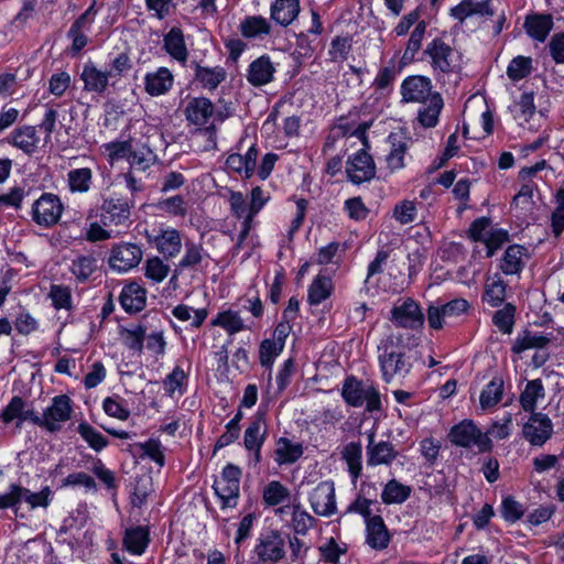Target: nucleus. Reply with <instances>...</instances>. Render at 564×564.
I'll return each instance as SVG.
<instances>
[{
	"instance_id": "1a4fd4ad",
	"label": "nucleus",
	"mask_w": 564,
	"mask_h": 564,
	"mask_svg": "<svg viewBox=\"0 0 564 564\" xmlns=\"http://www.w3.org/2000/svg\"><path fill=\"white\" fill-rule=\"evenodd\" d=\"M62 212L63 206L59 199L52 194H45L34 204V220L40 225L51 226L58 221Z\"/></svg>"
},
{
	"instance_id": "338daca9",
	"label": "nucleus",
	"mask_w": 564,
	"mask_h": 564,
	"mask_svg": "<svg viewBox=\"0 0 564 564\" xmlns=\"http://www.w3.org/2000/svg\"><path fill=\"white\" fill-rule=\"evenodd\" d=\"M70 77L66 73H59L52 76L50 80V91L55 96H62L68 88Z\"/></svg>"
},
{
	"instance_id": "4c0bfd02",
	"label": "nucleus",
	"mask_w": 564,
	"mask_h": 564,
	"mask_svg": "<svg viewBox=\"0 0 564 564\" xmlns=\"http://www.w3.org/2000/svg\"><path fill=\"white\" fill-rule=\"evenodd\" d=\"M263 440L264 431H262V417L261 415H258L245 433V446L249 451L254 449L257 452L258 457Z\"/></svg>"
},
{
	"instance_id": "69168bd1",
	"label": "nucleus",
	"mask_w": 564,
	"mask_h": 564,
	"mask_svg": "<svg viewBox=\"0 0 564 564\" xmlns=\"http://www.w3.org/2000/svg\"><path fill=\"white\" fill-rule=\"evenodd\" d=\"M50 296L56 308L67 307L70 301V292L68 288L61 285H53L50 292Z\"/></svg>"
},
{
	"instance_id": "864d4df0",
	"label": "nucleus",
	"mask_w": 564,
	"mask_h": 564,
	"mask_svg": "<svg viewBox=\"0 0 564 564\" xmlns=\"http://www.w3.org/2000/svg\"><path fill=\"white\" fill-rule=\"evenodd\" d=\"M169 271V265L158 257L149 259L145 263V276L155 282L163 281L167 276Z\"/></svg>"
},
{
	"instance_id": "680f3d73",
	"label": "nucleus",
	"mask_w": 564,
	"mask_h": 564,
	"mask_svg": "<svg viewBox=\"0 0 564 564\" xmlns=\"http://www.w3.org/2000/svg\"><path fill=\"white\" fill-rule=\"evenodd\" d=\"M93 8H89L72 26L69 34L73 36V47L77 51L82 50L86 45V37L80 33V29L87 21Z\"/></svg>"
},
{
	"instance_id": "bb28decb",
	"label": "nucleus",
	"mask_w": 564,
	"mask_h": 564,
	"mask_svg": "<svg viewBox=\"0 0 564 564\" xmlns=\"http://www.w3.org/2000/svg\"><path fill=\"white\" fill-rule=\"evenodd\" d=\"M4 422H11L14 419L20 421L31 420L34 423H40V416L35 415L32 410L23 402L22 399L15 397L11 400L9 405L2 413Z\"/></svg>"
},
{
	"instance_id": "20e7f679",
	"label": "nucleus",
	"mask_w": 564,
	"mask_h": 564,
	"mask_svg": "<svg viewBox=\"0 0 564 564\" xmlns=\"http://www.w3.org/2000/svg\"><path fill=\"white\" fill-rule=\"evenodd\" d=\"M241 470L228 465L225 467L221 477L215 481V491L223 500L224 506L235 507L239 495Z\"/></svg>"
},
{
	"instance_id": "79ce46f5",
	"label": "nucleus",
	"mask_w": 564,
	"mask_h": 564,
	"mask_svg": "<svg viewBox=\"0 0 564 564\" xmlns=\"http://www.w3.org/2000/svg\"><path fill=\"white\" fill-rule=\"evenodd\" d=\"M523 252L524 249L520 246H511L507 249L501 264V269L506 274H514L522 269Z\"/></svg>"
},
{
	"instance_id": "423d86ee",
	"label": "nucleus",
	"mask_w": 564,
	"mask_h": 564,
	"mask_svg": "<svg viewBox=\"0 0 564 564\" xmlns=\"http://www.w3.org/2000/svg\"><path fill=\"white\" fill-rule=\"evenodd\" d=\"M391 321L395 326L415 329L423 325L424 317L419 305L413 300L406 299L394 305Z\"/></svg>"
},
{
	"instance_id": "c85d7f7f",
	"label": "nucleus",
	"mask_w": 564,
	"mask_h": 564,
	"mask_svg": "<svg viewBox=\"0 0 564 564\" xmlns=\"http://www.w3.org/2000/svg\"><path fill=\"white\" fill-rule=\"evenodd\" d=\"M506 297V284L501 276L495 274L488 276L485 283L484 300L491 306H497L503 302Z\"/></svg>"
},
{
	"instance_id": "e2e57ef3",
	"label": "nucleus",
	"mask_w": 564,
	"mask_h": 564,
	"mask_svg": "<svg viewBox=\"0 0 564 564\" xmlns=\"http://www.w3.org/2000/svg\"><path fill=\"white\" fill-rule=\"evenodd\" d=\"M492 231L490 221L487 218H480L473 223L469 234L474 240L484 241L488 238Z\"/></svg>"
},
{
	"instance_id": "8fccbe9b",
	"label": "nucleus",
	"mask_w": 564,
	"mask_h": 564,
	"mask_svg": "<svg viewBox=\"0 0 564 564\" xmlns=\"http://www.w3.org/2000/svg\"><path fill=\"white\" fill-rule=\"evenodd\" d=\"M173 314L180 321L192 319V325L195 327H199L207 316V312L205 310L193 311L191 307L185 306V305L176 306L173 310Z\"/></svg>"
},
{
	"instance_id": "f8f14e48",
	"label": "nucleus",
	"mask_w": 564,
	"mask_h": 564,
	"mask_svg": "<svg viewBox=\"0 0 564 564\" xmlns=\"http://www.w3.org/2000/svg\"><path fill=\"white\" fill-rule=\"evenodd\" d=\"M12 506L15 514H18V505L25 501L32 509L36 507L46 508L48 506L51 490L45 487L40 492H32L28 488L20 485H10Z\"/></svg>"
},
{
	"instance_id": "393cba45",
	"label": "nucleus",
	"mask_w": 564,
	"mask_h": 564,
	"mask_svg": "<svg viewBox=\"0 0 564 564\" xmlns=\"http://www.w3.org/2000/svg\"><path fill=\"white\" fill-rule=\"evenodd\" d=\"M39 141L40 139L36 137V130L31 126H25L14 130L10 138V143L23 150L25 153L34 152Z\"/></svg>"
},
{
	"instance_id": "a211bd4d",
	"label": "nucleus",
	"mask_w": 564,
	"mask_h": 564,
	"mask_svg": "<svg viewBox=\"0 0 564 564\" xmlns=\"http://www.w3.org/2000/svg\"><path fill=\"white\" fill-rule=\"evenodd\" d=\"M367 543L377 550L386 549L390 541L387 527L380 516L367 519Z\"/></svg>"
},
{
	"instance_id": "72a5a7b5",
	"label": "nucleus",
	"mask_w": 564,
	"mask_h": 564,
	"mask_svg": "<svg viewBox=\"0 0 564 564\" xmlns=\"http://www.w3.org/2000/svg\"><path fill=\"white\" fill-rule=\"evenodd\" d=\"M265 198L263 196V192L260 187H254L251 191V199L249 202V212L246 216V220H242L241 231L239 237V242H241L248 235L250 230V224L252 221L253 216L262 208L264 205Z\"/></svg>"
},
{
	"instance_id": "4468645a",
	"label": "nucleus",
	"mask_w": 564,
	"mask_h": 564,
	"mask_svg": "<svg viewBox=\"0 0 564 564\" xmlns=\"http://www.w3.org/2000/svg\"><path fill=\"white\" fill-rule=\"evenodd\" d=\"M256 552L264 562H278L284 556V540L279 532L271 531L261 538Z\"/></svg>"
},
{
	"instance_id": "e433bc0d",
	"label": "nucleus",
	"mask_w": 564,
	"mask_h": 564,
	"mask_svg": "<svg viewBox=\"0 0 564 564\" xmlns=\"http://www.w3.org/2000/svg\"><path fill=\"white\" fill-rule=\"evenodd\" d=\"M368 463L371 465L388 464L395 457V451L390 443L380 442L368 446Z\"/></svg>"
},
{
	"instance_id": "6e6552de",
	"label": "nucleus",
	"mask_w": 564,
	"mask_h": 564,
	"mask_svg": "<svg viewBox=\"0 0 564 564\" xmlns=\"http://www.w3.org/2000/svg\"><path fill=\"white\" fill-rule=\"evenodd\" d=\"M70 412L69 399L66 395L56 397L53 404L40 416V423L37 424L50 432H55L59 430L62 422L70 417Z\"/></svg>"
},
{
	"instance_id": "a878e982",
	"label": "nucleus",
	"mask_w": 564,
	"mask_h": 564,
	"mask_svg": "<svg viewBox=\"0 0 564 564\" xmlns=\"http://www.w3.org/2000/svg\"><path fill=\"white\" fill-rule=\"evenodd\" d=\"M173 83V76L166 68H160L153 74H149L145 79V89L152 96L166 93Z\"/></svg>"
},
{
	"instance_id": "f03ea898",
	"label": "nucleus",
	"mask_w": 564,
	"mask_h": 564,
	"mask_svg": "<svg viewBox=\"0 0 564 564\" xmlns=\"http://www.w3.org/2000/svg\"><path fill=\"white\" fill-rule=\"evenodd\" d=\"M449 441L462 447L477 446L480 452L491 449V441L470 420H464L454 425L448 434Z\"/></svg>"
},
{
	"instance_id": "ea45409f",
	"label": "nucleus",
	"mask_w": 564,
	"mask_h": 564,
	"mask_svg": "<svg viewBox=\"0 0 564 564\" xmlns=\"http://www.w3.org/2000/svg\"><path fill=\"white\" fill-rule=\"evenodd\" d=\"M302 446L300 444H293L285 438H281L278 442L275 449L276 460L281 464L294 463L302 455Z\"/></svg>"
},
{
	"instance_id": "de8ad7c7",
	"label": "nucleus",
	"mask_w": 564,
	"mask_h": 564,
	"mask_svg": "<svg viewBox=\"0 0 564 564\" xmlns=\"http://www.w3.org/2000/svg\"><path fill=\"white\" fill-rule=\"evenodd\" d=\"M314 518L306 511L301 510L300 505L292 507V528L297 534H305L308 528L313 524Z\"/></svg>"
},
{
	"instance_id": "f704fd0d",
	"label": "nucleus",
	"mask_w": 564,
	"mask_h": 564,
	"mask_svg": "<svg viewBox=\"0 0 564 564\" xmlns=\"http://www.w3.org/2000/svg\"><path fill=\"white\" fill-rule=\"evenodd\" d=\"M133 336V343L131 346L133 348L140 349L142 346V341L147 340V348L153 351L154 354L161 355L164 351L165 348V341L163 339L162 334L160 333H152L148 336H145L144 330L140 329L138 332L132 333Z\"/></svg>"
},
{
	"instance_id": "ddd939ff",
	"label": "nucleus",
	"mask_w": 564,
	"mask_h": 564,
	"mask_svg": "<svg viewBox=\"0 0 564 564\" xmlns=\"http://www.w3.org/2000/svg\"><path fill=\"white\" fill-rule=\"evenodd\" d=\"M403 101L425 102L434 94L431 93V83L422 76H413L405 79L401 87Z\"/></svg>"
},
{
	"instance_id": "0e129e2a",
	"label": "nucleus",
	"mask_w": 564,
	"mask_h": 564,
	"mask_svg": "<svg viewBox=\"0 0 564 564\" xmlns=\"http://www.w3.org/2000/svg\"><path fill=\"white\" fill-rule=\"evenodd\" d=\"M360 456V447L357 445L351 444L345 451V457L349 466V470L355 477L359 475V471L361 469Z\"/></svg>"
},
{
	"instance_id": "c756f323",
	"label": "nucleus",
	"mask_w": 564,
	"mask_h": 564,
	"mask_svg": "<svg viewBox=\"0 0 564 564\" xmlns=\"http://www.w3.org/2000/svg\"><path fill=\"white\" fill-rule=\"evenodd\" d=\"M514 117L519 120L520 124L528 123L530 119L540 121L541 113L535 112L533 97L531 94H522L519 101L514 106Z\"/></svg>"
},
{
	"instance_id": "58836bf2",
	"label": "nucleus",
	"mask_w": 564,
	"mask_h": 564,
	"mask_svg": "<svg viewBox=\"0 0 564 564\" xmlns=\"http://www.w3.org/2000/svg\"><path fill=\"white\" fill-rule=\"evenodd\" d=\"M289 498V489L279 481H271L263 489V500L269 506L282 505Z\"/></svg>"
},
{
	"instance_id": "39448f33",
	"label": "nucleus",
	"mask_w": 564,
	"mask_h": 564,
	"mask_svg": "<svg viewBox=\"0 0 564 564\" xmlns=\"http://www.w3.org/2000/svg\"><path fill=\"white\" fill-rule=\"evenodd\" d=\"M380 366L382 377L387 383L399 382V380L403 378L410 369V364L405 359L404 351L394 349L388 351V348L380 358Z\"/></svg>"
},
{
	"instance_id": "37998d69",
	"label": "nucleus",
	"mask_w": 564,
	"mask_h": 564,
	"mask_svg": "<svg viewBox=\"0 0 564 564\" xmlns=\"http://www.w3.org/2000/svg\"><path fill=\"white\" fill-rule=\"evenodd\" d=\"M123 542L130 552L141 554L148 544L147 531L143 528L127 530Z\"/></svg>"
},
{
	"instance_id": "6e6d98bb",
	"label": "nucleus",
	"mask_w": 564,
	"mask_h": 564,
	"mask_svg": "<svg viewBox=\"0 0 564 564\" xmlns=\"http://www.w3.org/2000/svg\"><path fill=\"white\" fill-rule=\"evenodd\" d=\"M514 307L507 304L494 315L495 325L503 333H510L513 325Z\"/></svg>"
},
{
	"instance_id": "6ab92c4d",
	"label": "nucleus",
	"mask_w": 564,
	"mask_h": 564,
	"mask_svg": "<svg viewBox=\"0 0 564 564\" xmlns=\"http://www.w3.org/2000/svg\"><path fill=\"white\" fill-rule=\"evenodd\" d=\"M390 152L387 156L388 167L393 172L404 166V153L408 149V138L401 132H393L389 135Z\"/></svg>"
},
{
	"instance_id": "49530a36",
	"label": "nucleus",
	"mask_w": 564,
	"mask_h": 564,
	"mask_svg": "<svg viewBox=\"0 0 564 564\" xmlns=\"http://www.w3.org/2000/svg\"><path fill=\"white\" fill-rule=\"evenodd\" d=\"M410 495V488L399 484L397 480L389 481L381 495L386 503L403 502Z\"/></svg>"
},
{
	"instance_id": "09e8293b",
	"label": "nucleus",
	"mask_w": 564,
	"mask_h": 564,
	"mask_svg": "<svg viewBox=\"0 0 564 564\" xmlns=\"http://www.w3.org/2000/svg\"><path fill=\"white\" fill-rule=\"evenodd\" d=\"M78 433L96 451L102 449L108 444L107 438L88 424H79Z\"/></svg>"
},
{
	"instance_id": "c03bdc74",
	"label": "nucleus",
	"mask_w": 564,
	"mask_h": 564,
	"mask_svg": "<svg viewBox=\"0 0 564 564\" xmlns=\"http://www.w3.org/2000/svg\"><path fill=\"white\" fill-rule=\"evenodd\" d=\"M102 209L112 220L120 223L129 217L128 198H108L105 200Z\"/></svg>"
},
{
	"instance_id": "5701e85b",
	"label": "nucleus",
	"mask_w": 564,
	"mask_h": 564,
	"mask_svg": "<svg viewBox=\"0 0 564 564\" xmlns=\"http://www.w3.org/2000/svg\"><path fill=\"white\" fill-rule=\"evenodd\" d=\"M299 11V0H275L271 6V18L282 25H289Z\"/></svg>"
},
{
	"instance_id": "5fc2aeb1",
	"label": "nucleus",
	"mask_w": 564,
	"mask_h": 564,
	"mask_svg": "<svg viewBox=\"0 0 564 564\" xmlns=\"http://www.w3.org/2000/svg\"><path fill=\"white\" fill-rule=\"evenodd\" d=\"M215 325L221 326L229 334H235L242 329L243 323L237 313L231 311L220 313L214 322Z\"/></svg>"
},
{
	"instance_id": "3c124183",
	"label": "nucleus",
	"mask_w": 564,
	"mask_h": 564,
	"mask_svg": "<svg viewBox=\"0 0 564 564\" xmlns=\"http://www.w3.org/2000/svg\"><path fill=\"white\" fill-rule=\"evenodd\" d=\"M531 58L518 56L513 58L509 64L507 74L511 79L518 80L529 75L531 73Z\"/></svg>"
},
{
	"instance_id": "603ef678",
	"label": "nucleus",
	"mask_w": 564,
	"mask_h": 564,
	"mask_svg": "<svg viewBox=\"0 0 564 564\" xmlns=\"http://www.w3.org/2000/svg\"><path fill=\"white\" fill-rule=\"evenodd\" d=\"M91 178L89 169H78L70 171L68 174V182L73 192H87Z\"/></svg>"
},
{
	"instance_id": "0eeeda50",
	"label": "nucleus",
	"mask_w": 564,
	"mask_h": 564,
	"mask_svg": "<svg viewBox=\"0 0 564 564\" xmlns=\"http://www.w3.org/2000/svg\"><path fill=\"white\" fill-rule=\"evenodd\" d=\"M141 259L142 251L137 245L122 243L112 247L108 262L113 270L126 272L137 267Z\"/></svg>"
},
{
	"instance_id": "2f4dec72",
	"label": "nucleus",
	"mask_w": 564,
	"mask_h": 564,
	"mask_svg": "<svg viewBox=\"0 0 564 564\" xmlns=\"http://www.w3.org/2000/svg\"><path fill=\"white\" fill-rule=\"evenodd\" d=\"M156 245H158L159 251L161 253H163L164 256L175 257L181 251L182 239H181L178 231H176L174 229L165 230L158 238Z\"/></svg>"
},
{
	"instance_id": "9d476101",
	"label": "nucleus",
	"mask_w": 564,
	"mask_h": 564,
	"mask_svg": "<svg viewBox=\"0 0 564 564\" xmlns=\"http://www.w3.org/2000/svg\"><path fill=\"white\" fill-rule=\"evenodd\" d=\"M552 432L551 420L541 413H533L523 426V435L532 445L544 444L551 437Z\"/></svg>"
},
{
	"instance_id": "a19ab883",
	"label": "nucleus",
	"mask_w": 564,
	"mask_h": 564,
	"mask_svg": "<svg viewBox=\"0 0 564 564\" xmlns=\"http://www.w3.org/2000/svg\"><path fill=\"white\" fill-rule=\"evenodd\" d=\"M165 48L176 59H186V47L184 45L183 34L178 29H172L165 36Z\"/></svg>"
},
{
	"instance_id": "4be33fe9",
	"label": "nucleus",
	"mask_w": 564,
	"mask_h": 564,
	"mask_svg": "<svg viewBox=\"0 0 564 564\" xmlns=\"http://www.w3.org/2000/svg\"><path fill=\"white\" fill-rule=\"evenodd\" d=\"M213 115V105L206 98H194L185 108V116L194 124H205Z\"/></svg>"
},
{
	"instance_id": "aec40b11",
	"label": "nucleus",
	"mask_w": 564,
	"mask_h": 564,
	"mask_svg": "<svg viewBox=\"0 0 564 564\" xmlns=\"http://www.w3.org/2000/svg\"><path fill=\"white\" fill-rule=\"evenodd\" d=\"M80 77L85 84V89L94 93L105 91L110 80L107 72L97 68L93 63L84 65Z\"/></svg>"
},
{
	"instance_id": "7ed1b4c3",
	"label": "nucleus",
	"mask_w": 564,
	"mask_h": 564,
	"mask_svg": "<svg viewBox=\"0 0 564 564\" xmlns=\"http://www.w3.org/2000/svg\"><path fill=\"white\" fill-rule=\"evenodd\" d=\"M469 303L464 299H455L442 306H430L427 310V323L433 329H442L467 314Z\"/></svg>"
},
{
	"instance_id": "c9c22d12",
	"label": "nucleus",
	"mask_w": 564,
	"mask_h": 564,
	"mask_svg": "<svg viewBox=\"0 0 564 564\" xmlns=\"http://www.w3.org/2000/svg\"><path fill=\"white\" fill-rule=\"evenodd\" d=\"M333 291L332 280L325 275H317V278L313 281L310 291H308V300L311 304H319L322 301L326 300Z\"/></svg>"
},
{
	"instance_id": "cd10ccee",
	"label": "nucleus",
	"mask_w": 564,
	"mask_h": 564,
	"mask_svg": "<svg viewBox=\"0 0 564 564\" xmlns=\"http://www.w3.org/2000/svg\"><path fill=\"white\" fill-rule=\"evenodd\" d=\"M274 68L268 57H260L249 68L248 79L256 86H261L272 79Z\"/></svg>"
},
{
	"instance_id": "b1692460",
	"label": "nucleus",
	"mask_w": 564,
	"mask_h": 564,
	"mask_svg": "<svg viewBox=\"0 0 564 564\" xmlns=\"http://www.w3.org/2000/svg\"><path fill=\"white\" fill-rule=\"evenodd\" d=\"M489 3L490 0H463L458 6L452 9V14L460 21L471 14L492 15L495 11Z\"/></svg>"
},
{
	"instance_id": "a18cd8bd",
	"label": "nucleus",
	"mask_w": 564,
	"mask_h": 564,
	"mask_svg": "<svg viewBox=\"0 0 564 564\" xmlns=\"http://www.w3.org/2000/svg\"><path fill=\"white\" fill-rule=\"evenodd\" d=\"M241 33L247 37H254L270 32V25L262 17H249L240 25Z\"/></svg>"
},
{
	"instance_id": "dca6fc26",
	"label": "nucleus",
	"mask_w": 564,
	"mask_h": 564,
	"mask_svg": "<svg viewBox=\"0 0 564 564\" xmlns=\"http://www.w3.org/2000/svg\"><path fill=\"white\" fill-rule=\"evenodd\" d=\"M346 172L354 183H361L373 177L375 164L367 152L359 151L348 161Z\"/></svg>"
},
{
	"instance_id": "bf43d9fd",
	"label": "nucleus",
	"mask_w": 564,
	"mask_h": 564,
	"mask_svg": "<svg viewBox=\"0 0 564 564\" xmlns=\"http://www.w3.org/2000/svg\"><path fill=\"white\" fill-rule=\"evenodd\" d=\"M394 217L401 224H410L415 220L416 207L411 200H403L394 208Z\"/></svg>"
},
{
	"instance_id": "9b49d317",
	"label": "nucleus",
	"mask_w": 564,
	"mask_h": 564,
	"mask_svg": "<svg viewBox=\"0 0 564 564\" xmlns=\"http://www.w3.org/2000/svg\"><path fill=\"white\" fill-rule=\"evenodd\" d=\"M311 506L318 516L329 517L336 511L335 489L333 484L321 482L311 495Z\"/></svg>"
},
{
	"instance_id": "f257e3e1",
	"label": "nucleus",
	"mask_w": 564,
	"mask_h": 564,
	"mask_svg": "<svg viewBox=\"0 0 564 564\" xmlns=\"http://www.w3.org/2000/svg\"><path fill=\"white\" fill-rule=\"evenodd\" d=\"M108 150L111 165H113L116 162H119L120 160H127L130 164L131 171L120 178L127 184L131 195H133L134 192L140 189V186L137 184L134 173L144 172L148 167H150L154 163V154L150 149L145 147L135 149L130 142L110 144Z\"/></svg>"
},
{
	"instance_id": "2eb2a0df",
	"label": "nucleus",
	"mask_w": 564,
	"mask_h": 564,
	"mask_svg": "<svg viewBox=\"0 0 564 564\" xmlns=\"http://www.w3.org/2000/svg\"><path fill=\"white\" fill-rule=\"evenodd\" d=\"M427 53L433 59V64L442 72L454 70L458 66V56L441 40H434L427 48Z\"/></svg>"
},
{
	"instance_id": "412c9836",
	"label": "nucleus",
	"mask_w": 564,
	"mask_h": 564,
	"mask_svg": "<svg viewBox=\"0 0 564 564\" xmlns=\"http://www.w3.org/2000/svg\"><path fill=\"white\" fill-rule=\"evenodd\" d=\"M346 402L352 406L366 405L368 411L379 409L380 398L376 390H341Z\"/></svg>"
},
{
	"instance_id": "774afa93",
	"label": "nucleus",
	"mask_w": 564,
	"mask_h": 564,
	"mask_svg": "<svg viewBox=\"0 0 564 564\" xmlns=\"http://www.w3.org/2000/svg\"><path fill=\"white\" fill-rule=\"evenodd\" d=\"M129 68H130L129 57L126 54H120L119 56H117L113 59L110 69H108L106 72H107L109 79H113V78L120 77Z\"/></svg>"
},
{
	"instance_id": "4d7b16f0",
	"label": "nucleus",
	"mask_w": 564,
	"mask_h": 564,
	"mask_svg": "<svg viewBox=\"0 0 564 564\" xmlns=\"http://www.w3.org/2000/svg\"><path fill=\"white\" fill-rule=\"evenodd\" d=\"M425 32V22L421 21L414 29V31L411 34V37L408 43V47L404 52L403 58L405 59H412L415 55V53L421 47V42L424 36Z\"/></svg>"
},
{
	"instance_id": "052dcab7",
	"label": "nucleus",
	"mask_w": 564,
	"mask_h": 564,
	"mask_svg": "<svg viewBox=\"0 0 564 564\" xmlns=\"http://www.w3.org/2000/svg\"><path fill=\"white\" fill-rule=\"evenodd\" d=\"M283 349H278V345L271 339H264L259 349L260 362L263 367H270L275 357H278Z\"/></svg>"
},
{
	"instance_id": "f3484780",
	"label": "nucleus",
	"mask_w": 564,
	"mask_h": 564,
	"mask_svg": "<svg viewBox=\"0 0 564 564\" xmlns=\"http://www.w3.org/2000/svg\"><path fill=\"white\" fill-rule=\"evenodd\" d=\"M145 294L147 292L141 285L135 282H131L122 289L120 303L129 313L139 312L145 306Z\"/></svg>"
},
{
	"instance_id": "7c9ffc66",
	"label": "nucleus",
	"mask_w": 564,
	"mask_h": 564,
	"mask_svg": "<svg viewBox=\"0 0 564 564\" xmlns=\"http://www.w3.org/2000/svg\"><path fill=\"white\" fill-rule=\"evenodd\" d=\"M552 18L550 15L534 14L525 20V29L528 33L540 40H545L546 35L552 29Z\"/></svg>"
},
{
	"instance_id": "473e14b6",
	"label": "nucleus",
	"mask_w": 564,
	"mask_h": 564,
	"mask_svg": "<svg viewBox=\"0 0 564 564\" xmlns=\"http://www.w3.org/2000/svg\"><path fill=\"white\" fill-rule=\"evenodd\" d=\"M427 107L419 113V121L425 128H432L437 123L440 112L443 108V100L438 94L429 98Z\"/></svg>"
},
{
	"instance_id": "13d9d810",
	"label": "nucleus",
	"mask_w": 564,
	"mask_h": 564,
	"mask_svg": "<svg viewBox=\"0 0 564 564\" xmlns=\"http://www.w3.org/2000/svg\"><path fill=\"white\" fill-rule=\"evenodd\" d=\"M196 76L205 87L214 89L224 79V72L198 67Z\"/></svg>"
}]
</instances>
